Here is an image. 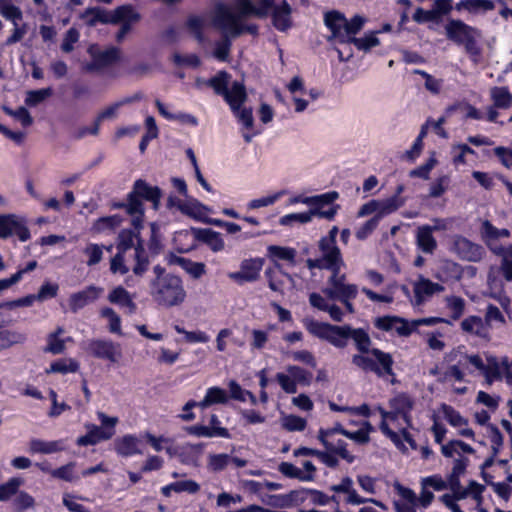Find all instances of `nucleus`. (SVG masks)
I'll return each mask as SVG.
<instances>
[{
	"mask_svg": "<svg viewBox=\"0 0 512 512\" xmlns=\"http://www.w3.org/2000/svg\"><path fill=\"white\" fill-rule=\"evenodd\" d=\"M249 17L254 16L241 15V10H235L229 5L219 4L215 8L212 21L213 25L223 33L230 35L232 38H236L244 32L257 34L258 27L256 25H244L243 23Z\"/></svg>",
	"mask_w": 512,
	"mask_h": 512,
	"instance_id": "f257e3e1",
	"label": "nucleus"
},
{
	"mask_svg": "<svg viewBox=\"0 0 512 512\" xmlns=\"http://www.w3.org/2000/svg\"><path fill=\"white\" fill-rule=\"evenodd\" d=\"M150 293L157 304L168 308L182 304L186 298L182 280L172 274L153 279Z\"/></svg>",
	"mask_w": 512,
	"mask_h": 512,
	"instance_id": "f03ea898",
	"label": "nucleus"
},
{
	"mask_svg": "<svg viewBox=\"0 0 512 512\" xmlns=\"http://www.w3.org/2000/svg\"><path fill=\"white\" fill-rule=\"evenodd\" d=\"M445 33L449 40L458 45H464L466 52L470 55L478 56L480 54L476 43V39L481 35L478 29L461 20L450 19L445 26Z\"/></svg>",
	"mask_w": 512,
	"mask_h": 512,
	"instance_id": "7ed1b4c3",
	"label": "nucleus"
},
{
	"mask_svg": "<svg viewBox=\"0 0 512 512\" xmlns=\"http://www.w3.org/2000/svg\"><path fill=\"white\" fill-rule=\"evenodd\" d=\"M369 355L356 354L352 357V363L363 371L374 372L379 377L384 375H394L392 366L393 359L389 353L379 349L369 350Z\"/></svg>",
	"mask_w": 512,
	"mask_h": 512,
	"instance_id": "20e7f679",
	"label": "nucleus"
},
{
	"mask_svg": "<svg viewBox=\"0 0 512 512\" xmlns=\"http://www.w3.org/2000/svg\"><path fill=\"white\" fill-rule=\"evenodd\" d=\"M161 197L162 192L159 187H152L144 180L138 179L134 183L133 190L127 196V213L142 212L144 207L140 198L151 201L154 209H158Z\"/></svg>",
	"mask_w": 512,
	"mask_h": 512,
	"instance_id": "39448f33",
	"label": "nucleus"
},
{
	"mask_svg": "<svg viewBox=\"0 0 512 512\" xmlns=\"http://www.w3.org/2000/svg\"><path fill=\"white\" fill-rule=\"evenodd\" d=\"M319 257L307 259L306 265L309 269H325L331 272L340 270L344 265L341 251L334 243H328L320 240L318 243Z\"/></svg>",
	"mask_w": 512,
	"mask_h": 512,
	"instance_id": "423d86ee",
	"label": "nucleus"
},
{
	"mask_svg": "<svg viewBox=\"0 0 512 512\" xmlns=\"http://www.w3.org/2000/svg\"><path fill=\"white\" fill-rule=\"evenodd\" d=\"M103 427L96 425L87 426L89 431L86 435L77 439L80 446L95 445L100 441L111 439L115 434V426L118 423L117 417H110L103 412L97 413Z\"/></svg>",
	"mask_w": 512,
	"mask_h": 512,
	"instance_id": "0eeeda50",
	"label": "nucleus"
},
{
	"mask_svg": "<svg viewBox=\"0 0 512 512\" xmlns=\"http://www.w3.org/2000/svg\"><path fill=\"white\" fill-rule=\"evenodd\" d=\"M346 275L341 274L340 270L333 271L322 292L331 300H340L346 298H355L358 288L355 284H347Z\"/></svg>",
	"mask_w": 512,
	"mask_h": 512,
	"instance_id": "6e6552de",
	"label": "nucleus"
},
{
	"mask_svg": "<svg viewBox=\"0 0 512 512\" xmlns=\"http://www.w3.org/2000/svg\"><path fill=\"white\" fill-rule=\"evenodd\" d=\"M86 351L95 358L105 359L112 363H117L122 358L120 344L111 340L92 339L87 343Z\"/></svg>",
	"mask_w": 512,
	"mask_h": 512,
	"instance_id": "1a4fd4ad",
	"label": "nucleus"
},
{
	"mask_svg": "<svg viewBox=\"0 0 512 512\" xmlns=\"http://www.w3.org/2000/svg\"><path fill=\"white\" fill-rule=\"evenodd\" d=\"M125 11L126 8L117 7L110 14H108L105 12V10L99 7H90L84 11L81 17L85 19L86 23L91 27L95 26L98 22L104 24H118V21L123 18V13Z\"/></svg>",
	"mask_w": 512,
	"mask_h": 512,
	"instance_id": "9d476101",
	"label": "nucleus"
},
{
	"mask_svg": "<svg viewBox=\"0 0 512 512\" xmlns=\"http://www.w3.org/2000/svg\"><path fill=\"white\" fill-rule=\"evenodd\" d=\"M453 251L465 261L478 262L484 255L482 246L471 242L463 236H455L453 240Z\"/></svg>",
	"mask_w": 512,
	"mask_h": 512,
	"instance_id": "9b49d317",
	"label": "nucleus"
},
{
	"mask_svg": "<svg viewBox=\"0 0 512 512\" xmlns=\"http://www.w3.org/2000/svg\"><path fill=\"white\" fill-rule=\"evenodd\" d=\"M275 0H234L233 8L241 10V15H253L257 18H266Z\"/></svg>",
	"mask_w": 512,
	"mask_h": 512,
	"instance_id": "f8f14e48",
	"label": "nucleus"
},
{
	"mask_svg": "<svg viewBox=\"0 0 512 512\" xmlns=\"http://www.w3.org/2000/svg\"><path fill=\"white\" fill-rule=\"evenodd\" d=\"M17 235L21 241L30 238L28 228L15 215L0 216V238H7L11 235Z\"/></svg>",
	"mask_w": 512,
	"mask_h": 512,
	"instance_id": "ddd939ff",
	"label": "nucleus"
},
{
	"mask_svg": "<svg viewBox=\"0 0 512 512\" xmlns=\"http://www.w3.org/2000/svg\"><path fill=\"white\" fill-rule=\"evenodd\" d=\"M103 291L102 287L90 285L81 291L71 294L68 300L70 310L73 313H77L88 304L95 302Z\"/></svg>",
	"mask_w": 512,
	"mask_h": 512,
	"instance_id": "4468645a",
	"label": "nucleus"
},
{
	"mask_svg": "<svg viewBox=\"0 0 512 512\" xmlns=\"http://www.w3.org/2000/svg\"><path fill=\"white\" fill-rule=\"evenodd\" d=\"M324 22L332 33L331 36L327 38L328 41L337 39L341 43H346L345 26L347 25V19L342 13L338 11L327 12L324 17Z\"/></svg>",
	"mask_w": 512,
	"mask_h": 512,
	"instance_id": "2eb2a0df",
	"label": "nucleus"
},
{
	"mask_svg": "<svg viewBox=\"0 0 512 512\" xmlns=\"http://www.w3.org/2000/svg\"><path fill=\"white\" fill-rule=\"evenodd\" d=\"M444 286L434 283L430 279L419 276L418 280L413 283V291L415 296V305L419 306L423 302L432 297L436 293L444 291Z\"/></svg>",
	"mask_w": 512,
	"mask_h": 512,
	"instance_id": "dca6fc26",
	"label": "nucleus"
},
{
	"mask_svg": "<svg viewBox=\"0 0 512 512\" xmlns=\"http://www.w3.org/2000/svg\"><path fill=\"white\" fill-rule=\"evenodd\" d=\"M292 7L283 0L279 5L273 4L269 14L272 18L273 26L279 31H287L292 26Z\"/></svg>",
	"mask_w": 512,
	"mask_h": 512,
	"instance_id": "f3484780",
	"label": "nucleus"
},
{
	"mask_svg": "<svg viewBox=\"0 0 512 512\" xmlns=\"http://www.w3.org/2000/svg\"><path fill=\"white\" fill-rule=\"evenodd\" d=\"M227 400L228 396L225 390L219 387H212L208 389L203 400L200 402L190 400L183 406V410L192 409L194 407L205 409L213 404H224L227 402Z\"/></svg>",
	"mask_w": 512,
	"mask_h": 512,
	"instance_id": "a211bd4d",
	"label": "nucleus"
},
{
	"mask_svg": "<svg viewBox=\"0 0 512 512\" xmlns=\"http://www.w3.org/2000/svg\"><path fill=\"white\" fill-rule=\"evenodd\" d=\"M374 324L383 331H390L394 328L400 336H409L412 332L408 322L398 316L378 317L375 319Z\"/></svg>",
	"mask_w": 512,
	"mask_h": 512,
	"instance_id": "6ab92c4d",
	"label": "nucleus"
},
{
	"mask_svg": "<svg viewBox=\"0 0 512 512\" xmlns=\"http://www.w3.org/2000/svg\"><path fill=\"white\" fill-rule=\"evenodd\" d=\"M318 439L331 453L338 454L349 463L354 461V456L347 451L346 443L343 440H335L334 437H329V432H324V429L319 430Z\"/></svg>",
	"mask_w": 512,
	"mask_h": 512,
	"instance_id": "aec40b11",
	"label": "nucleus"
},
{
	"mask_svg": "<svg viewBox=\"0 0 512 512\" xmlns=\"http://www.w3.org/2000/svg\"><path fill=\"white\" fill-rule=\"evenodd\" d=\"M389 405L392 410L396 412V417L402 416L407 425L410 426V412L414 407V400L411 396L406 393H399L394 398L390 399Z\"/></svg>",
	"mask_w": 512,
	"mask_h": 512,
	"instance_id": "412c9836",
	"label": "nucleus"
},
{
	"mask_svg": "<svg viewBox=\"0 0 512 512\" xmlns=\"http://www.w3.org/2000/svg\"><path fill=\"white\" fill-rule=\"evenodd\" d=\"M461 328L470 334L486 341L491 340L490 330L487 327L484 319L479 316H469L461 322Z\"/></svg>",
	"mask_w": 512,
	"mask_h": 512,
	"instance_id": "4be33fe9",
	"label": "nucleus"
},
{
	"mask_svg": "<svg viewBox=\"0 0 512 512\" xmlns=\"http://www.w3.org/2000/svg\"><path fill=\"white\" fill-rule=\"evenodd\" d=\"M223 98L229 104L232 111H238L247 100V93L242 82L234 81L224 94Z\"/></svg>",
	"mask_w": 512,
	"mask_h": 512,
	"instance_id": "5701e85b",
	"label": "nucleus"
},
{
	"mask_svg": "<svg viewBox=\"0 0 512 512\" xmlns=\"http://www.w3.org/2000/svg\"><path fill=\"white\" fill-rule=\"evenodd\" d=\"M88 53L91 58H97L103 69L118 62L121 57V50L114 46L108 47L105 50H100L96 46H90Z\"/></svg>",
	"mask_w": 512,
	"mask_h": 512,
	"instance_id": "b1692460",
	"label": "nucleus"
},
{
	"mask_svg": "<svg viewBox=\"0 0 512 512\" xmlns=\"http://www.w3.org/2000/svg\"><path fill=\"white\" fill-rule=\"evenodd\" d=\"M119 8H126V11L123 13V18L118 21V24L121 23V27L115 37L116 41L120 43L130 32L132 25L140 21L141 16L132 5H122L119 6Z\"/></svg>",
	"mask_w": 512,
	"mask_h": 512,
	"instance_id": "393cba45",
	"label": "nucleus"
},
{
	"mask_svg": "<svg viewBox=\"0 0 512 512\" xmlns=\"http://www.w3.org/2000/svg\"><path fill=\"white\" fill-rule=\"evenodd\" d=\"M433 232L434 228H430V225H423L417 228V246L426 254H432L437 248V241L433 236Z\"/></svg>",
	"mask_w": 512,
	"mask_h": 512,
	"instance_id": "a878e982",
	"label": "nucleus"
},
{
	"mask_svg": "<svg viewBox=\"0 0 512 512\" xmlns=\"http://www.w3.org/2000/svg\"><path fill=\"white\" fill-rule=\"evenodd\" d=\"M140 440L134 435H125L115 441L116 452L124 457L142 454L139 448Z\"/></svg>",
	"mask_w": 512,
	"mask_h": 512,
	"instance_id": "bb28decb",
	"label": "nucleus"
},
{
	"mask_svg": "<svg viewBox=\"0 0 512 512\" xmlns=\"http://www.w3.org/2000/svg\"><path fill=\"white\" fill-rule=\"evenodd\" d=\"M170 263L180 266L183 270H185L189 275H191L195 279L200 278L206 272L204 263L193 262L190 259L184 257L173 256L170 259Z\"/></svg>",
	"mask_w": 512,
	"mask_h": 512,
	"instance_id": "cd10ccee",
	"label": "nucleus"
},
{
	"mask_svg": "<svg viewBox=\"0 0 512 512\" xmlns=\"http://www.w3.org/2000/svg\"><path fill=\"white\" fill-rule=\"evenodd\" d=\"M108 300L113 304L128 308L130 314H133L136 310V304L133 302L129 292L121 286L116 287L109 293Z\"/></svg>",
	"mask_w": 512,
	"mask_h": 512,
	"instance_id": "c85d7f7f",
	"label": "nucleus"
},
{
	"mask_svg": "<svg viewBox=\"0 0 512 512\" xmlns=\"http://www.w3.org/2000/svg\"><path fill=\"white\" fill-rule=\"evenodd\" d=\"M63 441H43L40 439H32L29 443V450L31 453L51 454L62 451Z\"/></svg>",
	"mask_w": 512,
	"mask_h": 512,
	"instance_id": "c756f323",
	"label": "nucleus"
},
{
	"mask_svg": "<svg viewBox=\"0 0 512 512\" xmlns=\"http://www.w3.org/2000/svg\"><path fill=\"white\" fill-rule=\"evenodd\" d=\"M186 431L198 437H214L230 438L229 431L224 427H208L203 425H194L186 428Z\"/></svg>",
	"mask_w": 512,
	"mask_h": 512,
	"instance_id": "7c9ffc66",
	"label": "nucleus"
},
{
	"mask_svg": "<svg viewBox=\"0 0 512 512\" xmlns=\"http://www.w3.org/2000/svg\"><path fill=\"white\" fill-rule=\"evenodd\" d=\"M346 334H348V338L353 339V341L356 344L357 349L362 354H368L371 346V339L368 335V333L361 329H354L351 326H349V331H346Z\"/></svg>",
	"mask_w": 512,
	"mask_h": 512,
	"instance_id": "2f4dec72",
	"label": "nucleus"
},
{
	"mask_svg": "<svg viewBox=\"0 0 512 512\" xmlns=\"http://www.w3.org/2000/svg\"><path fill=\"white\" fill-rule=\"evenodd\" d=\"M185 25L197 41H204L203 30L207 25V18L205 16L191 15L188 17Z\"/></svg>",
	"mask_w": 512,
	"mask_h": 512,
	"instance_id": "473e14b6",
	"label": "nucleus"
},
{
	"mask_svg": "<svg viewBox=\"0 0 512 512\" xmlns=\"http://www.w3.org/2000/svg\"><path fill=\"white\" fill-rule=\"evenodd\" d=\"M231 76L226 71H219L215 76L207 80V86L211 87L217 95L224 96L228 90Z\"/></svg>",
	"mask_w": 512,
	"mask_h": 512,
	"instance_id": "72a5a7b5",
	"label": "nucleus"
},
{
	"mask_svg": "<svg viewBox=\"0 0 512 512\" xmlns=\"http://www.w3.org/2000/svg\"><path fill=\"white\" fill-rule=\"evenodd\" d=\"M490 95L496 108L507 109L512 105V94L506 87H492Z\"/></svg>",
	"mask_w": 512,
	"mask_h": 512,
	"instance_id": "f704fd0d",
	"label": "nucleus"
},
{
	"mask_svg": "<svg viewBox=\"0 0 512 512\" xmlns=\"http://www.w3.org/2000/svg\"><path fill=\"white\" fill-rule=\"evenodd\" d=\"M307 330L314 336L327 339L331 331H338V326L331 325L329 323H322L314 320H308L305 322Z\"/></svg>",
	"mask_w": 512,
	"mask_h": 512,
	"instance_id": "c9c22d12",
	"label": "nucleus"
},
{
	"mask_svg": "<svg viewBox=\"0 0 512 512\" xmlns=\"http://www.w3.org/2000/svg\"><path fill=\"white\" fill-rule=\"evenodd\" d=\"M466 459H456L454 466L449 475L448 485L449 488L456 494L461 489L460 476L464 474L466 469Z\"/></svg>",
	"mask_w": 512,
	"mask_h": 512,
	"instance_id": "e433bc0d",
	"label": "nucleus"
},
{
	"mask_svg": "<svg viewBox=\"0 0 512 512\" xmlns=\"http://www.w3.org/2000/svg\"><path fill=\"white\" fill-rule=\"evenodd\" d=\"M79 370V363L72 359H60L51 363L49 369L46 370L47 374L50 373H62L68 372L75 373Z\"/></svg>",
	"mask_w": 512,
	"mask_h": 512,
	"instance_id": "4c0bfd02",
	"label": "nucleus"
},
{
	"mask_svg": "<svg viewBox=\"0 0 512 512\" xmlns=\"http://www.w3.org/2000/svg\"><path fill=\"white\" fill-rule=\"evenodd\" d=\"M458 11L467 10L469 12H477L479 10L489 11L494 9L491 0H461L456 4Z\"/></svg>",
	"mask_w": 512,
	"mask_h": 512,
	"instance_id": "58836bf2",
	"label": "nucleus"
},
{
	"mask_svg": "<svg viewBox=\"0 0 512 512\" xmlns=\"http://www.w3.org/2000/svg\"><path fill=\"white\" fill-rule=\"evenodd\" d=\"M484 321L489 330L495 326H504L506 324V320L503 313L497 306L493 304L487 305L484 315Z\"/></svg>",
	"mask_w": 512,
	"mask_h": 512,
	"instance_id": "ea45409f",
	"label": "nucleus"
},
{
	"mask_svg": "<svg viewBox=\"0 0 512 512\" xmlns=\"http://www.w3.org/2000/svg\"><path fill=\"white\" fill-rule=\"evenodd\" d=\"M262 260L261 259H248L244 260L241 263L240 270L246 276L248 281L252 282L258 279L259 272L262 268Z\"/></svg>",
	"mask_w": 512,
	"mask_h": 512,
	"instance_id": "a19ab883",
	"label": "nucleus"
},
{
	"mask_svg": "<svg viewBox=\"0 0 512 512\" xmlns=\"http://www.w3.org/2000/svg\"><path fill=\"white\" fill-rule=\"evenodd\" d=\"M279 471L286 477L296 478L300 481H313L314 475L304 474L299 468L289 462H282L279 465Z\"/></svg>",
	"mask_w": 512,
	"mask_h": 512,
	"instance_id": "79ce46f5",
	"label": "nucleus"
},
{
	"mask_svg": "<svg viewBox=\"0 0 512 512\" xmlns=\"http://www.w3.org/2000/svg\"><path fill=\"white\" fill-rule=\"evenodd\" d=\"M135 260L132 271L136 276H142L148 269L149 260L141 243L135 246Z\"/></svg>",
	"mask_w": 512,
	"mask_h": 512,
	"instance_id": "37998d69",
	"label": "nucleus"
},
{
	"mask_svg": "<svg viewBox=\"0 0 512 512\" xmlns=\"http://www.w3.org/2000/svg\"><path fill=\"white\" fill-rule=\"evenodd\" d=\"M52 94L53 90L50 87L39 90H29L26 92L25 103L33 107L51 97Z\"/></svg>",
	"mask_w": 512,
	"mask_h": 512,
	"instance_id": "c03bdc74",
	"label": "nucleus"
},
{
	"mask_svg": "<svg viewBox=\"0 0 512 512\" xmlns=\"http://www.w3.org/2000/svg\"><path fill=\"white\" fill-rule=\"evenodd\" d=\"M21 478H11L4 484L0 485V501H7L13 495H17L19 487L23 484Z\"/></svg>",
	"mask_w": 512,
	"mask_h": 512,
	"instance_id": "a18cd8bd",
	"label": "nucleus"
},
{
	"mask_svg": "<svg viewBox=\"0 0 512 512\" xmlns=\"http://www.w3.org/2000/svg\"><path fill=\"white\" fill-rule=\"evenodd\" d=\"M485 490V486L482 485V484H479L477 483L476 481H470L468 487L464 490H459V492H457L455 494V498L456 499H463L465 497H467L468 495H472L473 498L477 501V502H481L482 500V493L483 491Z\"/></svg>",
	"mask_w": 512,
	"mask_h": 512,
	"instance_id": "49530a36",
	"label": "nucleus"
},
{
	"mask_svg": "<svg viewBox=\"0 0 512 512\" xmlns=\"http://www.w3.org/2000/svg\"><path fill=\"white\" fill-rule=\"evenodd\" d=\"M103 245L98 244H88L84 250L83 253L88 257V260L86 264L88 266H94L98 264L102 258H103Z\"/></svg>",
	"mask_w": 512,
	"mask_h": 512,
	"instance_id": "de8ad7c7",
	"label": "nucleus"
},
{
	"mask_svg": "<svg viewBox=\"0 0 512 512\" xmlns=\"http://www.w3.org/2000/svg\"><path fill=\"white\" fill-rule=\"evenodd\" d=\"M178 209L185 215L195 219L201 218L205 207L196 201L179 202Z\"/></svg>",
	"mask_w": 512,
	"mask_h": 512,
	"instance_id": "09e8293b",
	"label": "nucleus"
},
{
	"mask_svg": "<svg viewBox=\"0 0 512 512\" xmlns=\"http://www.w3.org/2000/svg\"><path fill=\"white\" fill-rule=\"evenodd\" d=\"M338 329L340 330L331 331L326 340L335 347L344 348L347 345L348 334L346 331H349V325L338 326Z\"/></svg>",
	"mask_w": 512,
	"mask_h": 512,
	"instance_id": "8fccbe9b",
	"label": "nucleus"
},
{
	"mask_svg": "<svg viewBox=\"0 0 512 512\" xmlns=\"http://www.w3.org/2000/svg\"><path fill=\"white\" fill-rule=\"evenodd\" d=\"M137 235L131 230H122L118 235L117 249L119 253L125 252L134 246V238Z\"/></svg>",
	"mask_w": 512,
	"mask_h": 512,
	"instance_id": "3c124183",
	"label": "nucleus"
},
{
	"mask_svg": "<svg viewBox=\"0 0 512 512\" xmlns=\"http://www.w3.org/2000/svg\"><path fill=\"white\" fill-rule=\"evenodd\" d=\"M287 371L294 379L295 383H300L302 385H310L312 374L303 368L295 365H290L287 367Z\"/></svg>",
	"mask_w": 512,
	"mask_h": 512,
	"instance_id": "603ef678",
	"label": "nucleus"
},
{
	"mask_svg": "<svg viewBox=\"0 0 512 512\" xmlns=\"http://www.w3.org/2000/svg\"><path fill=\"white\" fill-rule=\"evenodd\" d=\"M403 204L402 199L399 198V196L394 195L391 198H388L384 201H379V219L382 215L392 213L396 211L399 207H401Z\"/></svg>",
	"mask_w": 512,
	"mask_h": 512,
	"instance_id": "864d4df0",
	"label": "nucleus"
},
{
	"mask_svg": "<svg viewBox=\"0 0 512 512\" xmlns=\"http://www.w3.org/2000/svg\"><path fill=\"white\" fill-rule=\"evenodd\" d=\"M35 504L34 498L24 491L17 493L13 500L14 510L16 512H22L28 508L33 507Z\"/></svg>",
	"mask_w": 512,
	"mask_h": 512,
	"instance_id": "5fc2aeb1",
	"label": "nucleus"
},
{
	"mask_svg": "<svg viewBox=\"0 0 512 512\" xmlns=\"http://www.w3.org/2000/svg\"><path fill=\"white\" fill-rule=\"evenodd\" d=\"M228 454H210L208 456V468L214 472L223 470L229 463Z\"/></svg>",
	"mask_w": 512,
	"mask_h": 512,
	"instance_id": "6e6d98bb",
	"label": "nucleus"
},
{
	"mask_svg": "<svg viewBox=\"0 0 512 512\" xmlns=\"http://www.w3.org/2000/svg\"><path fill=\"white\" fill-rule=\"evenodd\" d=\"M365 19L359 15H355L351 20H347L345 26L346 43H351L352 35L357 34L363 27Z\"/></svg>",
	"mask_w": 512,
	"mask_h": 512,
	"instance_id": "4d7b16f0",
	"label": "nucleus"
},
{
	"mask_svg": "<svg viewBox=\"0 0 512 512\" xmlns=\"http://www.w3.org/2000/svg\"><path fill=\"white\" fill-rule=\"evenodd\" d=\"M447 306L452 311L453 320H458L464 313L465 301L458 296L447 297Z\"/></svg>",
	"mask_w": 512,
	"mask_h": 512,
	"instance_id": "13d9d810",
	"label": "nucleus"
},
{
	"mask_svg": "<svg viewBox=\"0 0 512 512\" xmlns=\"http://www.w3.org/2000/svg\"><path fill=\"white\" fill-rule=\"evenodd\" d=\"M25 340V337L21 334L10 332V331H1L0 332V350L9 348L13 344L22 343Z\"/></svg>",
	"mask_w": 512,
	"mask_h": 512,
	"instance_id": "bf43d9fd",
	"label": "nucleus"
},
{
	"mask_svg": "<svg viewBox=\"0 0 512 512\" xmlns=\"http://www.w3.org/2000/svg\"><path fill=\"white\" fill-rule=\"evenodd\" d=\"M442 411L445 419L455 427H460L467 424V420L462 417L456 410H454L451 406L443 405Z\"/></svg>",
	"mask_w": 512,
	"mask_h": 512,
	"instance_id": "052dcab7",
	"label": "nucleus"
},
{
	"mask_svg": "<svg viewBox=\"0 0 512 512\" xmlns=\"http://www.w3.org/2000/svg\"><path fill=\"white\" fill-rule=\"evenodd\" d=\"M306 420L296 415H289L283 419V427L288 431H303L306 428Z\"/></svg>",
	"mask_w": 512,
	"mask_h": 512,
	"instance_id": "680f3d73",
	"label": "nucleus"
},
{
	"mask_svg": "<svg viewBox=\"0 0 512 512\" xmlns=\"http://www.w3.org/2000/svg\"><path fill=\"white\" fill-rule=\"evenodd\" d=\"M351 43H353L359 50L368 51L372 47L379 45L380 41L375 34L372 33L361 38H352Z\"/></svg>",
	"mask_w": 512,
	"mask_h": 512,
	"instance_id": "e2e57ef3",
	"label": "nucleus"
},
{
	"mask_svg": "<svg viewBox=\"0 0 512 512\" xmlns=\"http://www.w3.org/2000/svg\"><path fill=\"white\" fill-rule=\"evenodd\" d=\"M74 467H75V463L70 462L64 466L57 468V469H53L51 471V475L54 478H58V479H62L64 481L71 482L75 479Z\"/></svg>",
	"mask_w": 512,
	"mask_h": 512,
	"instance_id": "0e129e2a",
	"label": "nucleus"
},
{
	"mask_svg": "<svg viewBox=\"0 0 512 512\" xmlns=\"http://www.w3.org/2000/svg\"><path fill=\"white\" fill-rule=\"evenodd\" d=\"M269 252L282 260H287L291 263H294L295 256H296V250L293 248L288 247H281V246H270Z\"/></svg>",
	"mask_w": 512,
	"mask_h": 512,
	"instance_id": "69168bd1",
	"label": "nucleus"
},
{
	"mask_svg": "<svg viewBox=\"0 0 512 512\" xmlns=\"http://www.w3.org/2000/svg\"><path fill=\"white\" fill-rule=\"evenodd\" d=\"M65 350V340L59 339L55 335L49 334L47 337V346L44 348V352L52 354H61Z\"/></svg>",
	"mask_w": 512,
	"mask_h": 512,
	"instance_id": "338daca9",
	"label": "nucleus"
},
{
	"mask_svg": "<svg viewBox=\"0 0 512 512\" xmlns=\"http://www.w3.org/2000/svg\"><path fill=\"white\" fill-rule=\"evenodd\" d=\"M230 38H232L230 35L224 33V39L221 42L217 43L214 51V56L217 59L221 61L227 60L231 48Z\"/></svg>",
	"mask_w": 512,
	"mask_h": 512,
	"instance_id": "774afa93",
	"label": "nucleus"
}]
</instances>
